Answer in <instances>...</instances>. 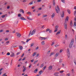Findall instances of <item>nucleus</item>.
I'll list each match as a JSON object with an SVG mask.
<instances>
[{"label":"nucleus","mask_w":76,"mask_h":76,"mask_svg":"<svg viewBox=\"0 0 76 76\" xmlns=\"http://www.w3.org/2000/svg\"><path fill=\"white\" fill-rule=\"evenodd\" d=\"M36 32V29H34V30H33L31 32V31H30V33L28 35V37H30L31 36V35H34V34H35Z\"/></svg>","instance_id":"nucleus-1"},{"label":"nucleus","mask_w":76,"mask_h":76,"mask_svg":"<svg viewBox=\"0 0 76 76\" xmlns=\"http://www.w3.org/2000/svg\"><path fill=\"white\" fill-rule=\"evenodd\" d=\"M74 42V39H72L71 41L70 44H69V48H71L72 47V46H73V42Z\"/></svg>","instance_id":"nucleus-2"},{"label":"nucleus","mask_w":76,"mask_h":76,"mask_svg":"<svg viewBox=\"0 0 76 76\" xmlns=\"http://www.w3.org/2000/svg\"><path fill=\"white\" fill-rule=\"evenodd\" d=\"M55 9L57 13H60V8L58 5L57 6V7L55 8Z\"/></svg>","instance_id":"nucleus-3"},{"label":"nucleus","mask_w":76,"mask_h":76,"mask_svg":"<svg viewBox=\"0 0 76 76\" xmlns=\"http://www.w3.org/2000/svg\"><path fill=\"white\" fill-rule=\"evenodd\" d=\"M66 52L67 53V56L68 58H69L70 57V51H69V49L68 48L67 49Z\"/></svg>","instance_id":"nucleus-4"},{"label":"nucleus","mask_w":76,"mask_h":76,"mask_svg":"<svg viewBox=\"0 0 76 76\" xmlns=\"http://www.w3.org/2000/svg\"><path fill=\"white\" fill-rule=\"evenodd\" d=\"M53 69V66L51 65L48 67V70H51Z\"/></svg>","instance_id":"nucleus-5"},{"label":"nucleus","mask_w":76,"mask_h":76,"mask_svg":"<svg viewBox=\"0 0 76 76\" xmlns=\"http://www.w3.org/2000/svg\"><path fill=\"white\" fill-rule=\"evenodd\" d=\"M16 35L17 36L18 38H20V36H21L20 34L19 33H16Z\"/></svg>","instance_id":"nucleus-6"},{"label":"nucleus","mask_w":76,"mask_h":76,"mask_svg":"<svg viewBox=\"0 0 76 76\" xmlns=\"http://www.w3.org/2000/svg\"><path fill=\"white\" fill-rule=\"evenodd\" d=\"M64 26L66 29H67V23L65 22L64 23Z\"/></svg>","instance_id":"nucleus-7"},{"label":"nucleus","mask_w":76,"mask_h":76,"mask_svg":"<svg viewBox=\"0 0 76 76\" xmlns=\"http://www.w3.org/2000/svg\"><path fill=\"white\" fill-rule=\"evenodd\" d=\"M56 15V13L55 12L53 13L52 15H51V18H54V17Z\"/></svg>","instance_id":"nucleus-8"},{"label":"nucleus","mask_w":76,"mask_h":76,"mask_svg":"<svg viewBox=\"0 0 76 76\" xmlns=\"http://www.w3.org/2000/svg\"><path fill=\"white\" fill-rule=\"evenodd\" d=\"M19 12H20V13H21V12H22V13H23H23H24V11L22 9H20L19 10Z\"/></svg>","instance_id":"nucleus-9"},{"label":"nucleus","mask_w":76,"mask_h":76,"mask_svg":"<svg viewBox=\"0 0 76 76\" xmlns=\"http://www.w3.org/2000/svg\"><path fill=\"white\" fill-rule=\"evenodd\" d=\"M47 38L45 37H40V40H45Z\"/></svg>","instance_id":"nucleus-10"},{"label":"nucleus","mask_w":76,"mask_h":76,"mask_svg":"<svg viewBox=\"0 0 76 76\" xmlns=\"http://www.w3.org/2000/svg\"><path fill=\"white\" fill-rule=\"evenodd\" d=\"M69 19V17L68 16H67L66 18V19L65 20V22H67V21H68V20Z\"/></svg>","instance_id":"nucleus-11"},{"label":"nucleus","mask_w":76,"mask_h":76,"mask_svg":"<svg viewBox=\"0 0 76 76\" xmlns=\"http://www.w3.org/2000/svg\"><path fill=\"white\" fill-rule=\"evenodd\" d=\"M64 12L63 11L62 12V14L61 15V16L62 18H63L64 17Z\"/></svg>","instance_id":"nucleus-12"},{"label":"nucleus","mask_w":76,"mask_h":76,"mask_svg":"<svg viewBox=\"0 0 76 76\" xmlns=\"http://www.w3.org/2000/svg\"><path fill=\"white\" fill-rule=\"evenodd\" d=\"M43 73V72L42 71V70H40V71L39 72V75H41L42 73Z\"/></svg>","instance_id":"nucleus-13"},{"label":"nucleus","mask_w":76,"mask_h":76,"mask_svg":"<svg viewBox=\"0 0 76 76\" xmlns=\"http://www.w3.org/2000/svg\"><path fill=\"white\" fill-rule=\"evenodd\" d=\"M74 27L75 29H76V22H74Z\"/></svg>","instance_id":"nucleus-14"},{"label":"nucleus","mask_w":76,"mask_h":76,"mask_svg":"<svg viewBox=\"0 0 76 76\" xmlns=\"http://www.w3.org/2000/svg\"><path fill=\"white\" fill-rule=\"evenodd\" d=\"M61 32V30H60L59 31L57 32V33L56 34V35H58V34H60Z\"/></svg>","instance_id":"nucleus-15"},{"label":"nucleus","mask_w":76,"mask_h":76,"mask_svg":"<svg viewBox=\"0 0 76 76\" xmlns=\"http://www.w3.org/2000/svg\"><path fill=\"white\" fill-rule=\"evenodd\" d=\"M59 55V53H57L55 55V57H58Z\"/></svg>","instance_id":"nucleus-16"},{"label":"nucleus","mask_w":76,"mask_h":76,"mask_svg":"<svg viewBox=\"0 0 76 76\" xmlns=\"http://www.w3.org/2000/svg\"><path fill=\"white\" fill-rule=\"evenodd\" d=\"M38 69H35V70L34 71V73H37V72H38Z\"/></svg>","instance_id":"nucleus-17"},{"label":"nucleus","mask_w":76,"mask_h":76,"mask_svg":"<svg viewBox=\"0 0 76 76\" xmlns=\"http://www.w3.org/2000/svg\"><path fill=\"white\" fill-rule=\"evenodd\" d=\"M19 48L20 50H21L23 48V47L22 46L20 45L19 46Z\"/></svg>","instance_id":"nucleus-18"},{"label":"nucleus","mask_w":76,"mask_h":76,"mask_svg":"<svg viewBox=\"0 0 76 76\" xmlns=\"http://www.w3.org/2000/svg\"><path fill=\"white\" fill-rule=\"evenodd\" d=\"M27 14H28L29 15H32V13H31V12H28L26 13Z\"/></svg>","instance_id":"nucleus-19"},{"label":"nucleus","mask_w":76,"mask_h":76,"mask_svg":"<svg viewBox=\"0 0 76 76\" xmlns=\"http://www.w3.org/2000/svg\"><path fill=\"white\" fill-rule=\"evenodd\" d=\"M20 19H21L22 20H26V19H25L24 18H23V17H21Z\"/></svg>","instance_id":"nucleus-20"},{"label":"nucleus","mask_w":76,"mask_h":76,"mask_svg":"<svg viewBox=\"0 0 76 76\" xmlns=\"http://www.w3.org/2000/svg\"><path fill=\"white\" fill-rule=\"evenodd\" d=\"M55 54V53H54V52H52V53H50V57H51V56L53 55H54Z\"/></svg>","instance_id":"nucleus-21"},{"label":"nucleus","mask_w":76,"mask_h":76,"mask_svg":"<svg viewBox=\"0 0 76 76\" xmlns=\"http://www.w3.org/2000/svg\"><path fill=\"white\" fill-rule=\"evenodd\" d=\"M27 18L28 20H32L33 19L32 18H31L29 17H27Z\"/></svg>","instance_id":"nucleus-22"},{"label":"nucleus","mask_w":76,"mask_h":76,"mask_svg":"<svg viewBox=\"0 0 76 76\" xmlns=\"http://www.w3.org/2000/svg\"><path fill=\"white\" fill-rule=\"evenodd\" d=\"M14 56H15V53H12L10 55L11 57H14Z\"/></svg>","instance_id":"nucleus-23"},{"label":"nucleus","mask_w":76,"mask_h":76,"mask_svg":"<svg viewBox=\"0 0 76 76\" xmlns=\"http://www.w3.org/2000/svg\"><path fill=\"white\" fill-rule=\"evenodd\" d=\"M37 52H35L32 55L33 56H35V55L37 54Z\"/></svg>","instance_id":"nucleus-24"},{"label":"nucleus","mask_w":76,"mask_h":76,"mask_svg":"<svg viewBox=\"0 0 76 76\" xmlns=\"http://www.w3.org/2000/svg\"><path fill=\"white\" fill-rule=\"evenodd\" d=\"M53 6H55V4H56V2L55 1V0H53Z\"/></svg>","instance_id":"nucleus-25"},{"label":"nucleus","mask_w":76,"mask_h":76,"mask_svg":"<svg viewBox=\"0 0 76 76\" xmlns=\"http://www.w3.org/2000/svg\"><path fill=\"white\" fill-rule=\"evenodd\" d=\"M64 72V71L63 70L62 71H60L59 73H63Z\"/></svg>","instance_id":"nucleus-26"},{"label":"nucleus","mask_w":76,"mask_h":76,"mask_svg":"<svg viewBox=\"0 0 76 76\" xmlns=\"http://www.w3.org/2000/svg\"><path fill=\"white\" fill-rule=\"evenodd\" d=\"M21 43L22 44H25L26 43L25 42L23 41L21 42Z\"/></svg>","instance_id":"nucleus-27"},{"label":"nucleus","mask_w":76,"mask_h":76,"mask_svg":"<svg viewBox=\"0 0 76 76\" xmlns=\"http://www.w3.org/2000/svg\"><path fill=\"white\" fill-rule=\"evenodd\" d=\"M43 66H44V64H42L40 66V67L42 68V67Z\"/></svg>","instance_id":"nucleus-28"},{"label":"nucleus","mask_w":76,"mask_h":76,"mask_svg":"<svg viewBox=\"0 0 76 76\" xmlns=\"http://www.w3.org/2000/svg\"><path fill=\"white\" fill-rule=\"evenodd\" d=\"M48 15H43L42 18H45V17H47V16Z\"/></svg>","instance_id":"nucleus-29"},{"label":"nucleus","mask_w":76,"mask_h":76,"mask_svg":"<svg viewBox=\"0 0 76 76\" xmlns=\"http://www.w3.org/2000/svg\"><path fill=\"white\" fill-rule=\"evenodd\" d=\"M26 70V68H24L23 69V72H24L25 71V70Z\"/></svg>","instance_id":"nucleus-30"},{"label":"nucleus","mask_w":76,"mask_h":76,"mask_svg":"<svg viewBox=\"0 0 76 76\" xmlns=\"http://www.w3.org/2000/svg\"><path fill=\"white\" fill-rule=\"evenodd\" d=\"M67 11L69 14H70V10H68Z\"/></svg>","instance_id":"nucleus-31"},{"label":"nucleus","mask_w":76,"mask_h":76,"mask_svg":"<svg viewBox=\"0 0 76 76\" xmlns=\"http://www.w3.org/2000/svg\"><path fill=\"white\" fill-rule=\"evenodd\" d=\"M33 4V1H31L30 3H29L28 4L31 5V4Z\"/></svg>","instance_id":"nucleus-32"},{"label":"nucleus","mask_w":76,"mask_h":76,"mask_svg":"<svg viewBox=\"0 0 76 76\" xmlns=\"http://www.w3.org/2000/svg\"><path fill=\"white\" fill-rule=\"evenodd\" d=\"M58 26H56L55 27V29H58Z\"/></svg>","instance_id":"nucleus-33"},{"label":"nucleus","mask_w":76,"mask_h":76,"mask_svg":"<svg viewBox=\"0 0 76 76\" xmlns=\"http://www.w3.org/2000/svg\"><path fill=\"white\" fill-rule=\"evenodd\" d=\"M34 43H33L31 45V47H32V46H34Z\"/></svg>","instance_id":"nucleus-34"},{"label":"nucleus","mask_w":76,"mask_h":76,"mask_svg":"<svg viewBox=\"0 0 76 76\" xmlns=\"http://www.w3.org/2000/svg\"><path fill=\"white\" fill-rule=\"evenodd\" d=\"M38 60H37L36 61H35L34 62V64H35L36 63H37V62H38Z\"/></svg>","instance_id":"nucleus-35"},{"label":"nucleus","mask_w":76,"mask_h":76,"mask_svg":"<svg viewBox=\"0 0 76 76\" xmlns=\"http://www.w3.org/2000/svg\"><path fill=\"white\" fill-rule=\"evenodd\" d=\"M72 73L73 74L74 73V69H72L71 70Z\"/></svg>","instance_id":"nucleus-36"},{"label":"nucleus","mask_w":76,"mask_h":76,"mask_svg":"<svg viewBox=\"0 0 76 76\" xmlns=\"http://www.w3.org/2000/svg\"><path fill=\"white\" fill-rule=\"evenodd\" d=\"M39 56V53H37L36 55V57H38V56Z\"/></svg>","instance_id":"nucleus-37"},{"label":"nucleus","mask_w":76,"mask_h":76,"mask_svg":"<svg viewBox=\"0 0 76 76\" xmlns=\"http://www.w3.org/2000/svg\"><path fill=\"white\" fill-rule=\"evenodd\" d=\"M44 44H45L44 41H43L42 42H41L42 45H44Z\"/></svg>","instance_id":"nucleus-38"},{"label":"nucleus","mask_w":76,"mask_h":76,"mask_svg":"<svg viewBox=\"0 0 76 76\" xmlns=\"http://www.w3.org/2000/svg\"><path fill=\"white\" fill-rule=\"evenodd\" d=\"M31 39H27V40L26 41V42H28L29 41H30V40H31Z\"/></svg>","instance_id":"nucleus-39"},{"label":"nucleus","mask_w":76,"mask_h":76,"mask_svg":"<svg viewBox=\"0 0 76 76\" xmlns=\"http://www.w3.org/2000/svg\"><path fill=\"white\" fill-rule=\"evenodd\" d=\"M38 48H39V47L37 46L35 48V50H38Z\"/></svg>","instance_id":"nucleus-40"},{"label":"nucleus","mask_w":76,"mask_h":76,"mask_svg":"<svg viewBox=\"0 0 76 76\" xmlns=\"http://www.w3.org/2000/svg\"><path fill=\"white\" fill-rule=\"evenodd\" d=\"M60 46V45H58V44H57V45H55V47H58L59 46Z\"/></svg>","instance_id":"nucleus-41"},{"label":"nucleus","mask_w":76,"mask_h":76,"mask_svg":"<svg viewBox=\"0 0 76 76\" xmlns=\"http://www.w3.org/2000/svg\"><path fill=\"white\" fill-rule=\"evenodd\" d=\"M65 39H67V34H66L65 35Z\"/></svg>","instance_id":"nucleus-42"},{"label":"nucleus","mask_w":76,"mask_h":76,"mask_svg":"<svg viewBox=\"0 0 76 76\" xmlns=\"http://www.w3.org/2000/svg\"><path fill=\"white\" fill-rule=\"evenodd\" d=\"M5 16H6V15H3L1 16V18H5Z\"/></svg>","instance_id":"nucleus-43"},{"label":"nucleus","mask_w":76,"mask_h":76,"mask_svg":"<svg viewBox=\"0 0 76 76\" xmlns=\"http://www.w3.org/2000/svg\"><path fill=\"white\" fill-rule=\"evenodd\" d=\"M46 68V66H45L42 69V70H45V69Z\"/></svg>","instance_id":"nucleus-44"},{"label":"nucleus","mask_w":76,"mask_h":76,"mask_svg":"<svg viewBox=\"0 0 76 76\" xmlns=\"http://www.w3.org/2000/svg\"><path fill=\"white\" fill-rule=\"evenodd\" d=\"M10 53L9 52H8V53H7V56H10Z\"/></svg>","instance_id":"nucleus-45"},{"label":"nucleus","mask_w":76,"mask_h":76,"mask_svg":"<svg viewBox=\"0 0 76 76\" xmlns=\"http://www.w3.org/2000/svg\"><path fill=\"white\" fill-rule=\"evenodd\" d=\"M18 17H21V14H18Z\"/></svg>","instance_id":"nucleus-46"},{"label":"nucleus","mask_w":76,"mask_h":76,"mask_svg":"<svg viewBox=\"0 0 76 76\" xmlns=\"http://www.w3.org/2000/svg\"><path fill=\"white\" fill-rule=\"evenodd\" d=\"M61 1L62 3H65L64 0H61Z\"/></svg>","instance_id":"nucleus-47"},{"label":"nucleus","mask_w":76,"mask_h":76,"mask_svg":"<svg viewBox=\"0 0 76 76\" xmlns=\"http://www.w3.org/2000/svg\"><path fill=\"white\" fill-rule=\"evenodd\" d=\"M50 29L49 28H47L46 29V32H48V31H49Z\"/></svg>","instance_id":"nucleus-48"},{"label":"nucleus","mask_w":76,"mask_h":76,"mask_svg":"<svg viewBox=\"0 0 76 76\" xmlns=\"http://www.w3.org/2000/svg\"><path fill=\"white\" fill-rule=\"evenodd\" d=\"M49 33H52V30H49Z\"/></svg>","instance_id":"nucleus-49"},{"label":"nucleus","mask_w":76,"mask_h":76,"mask_svg":"<svg viewBox=\"0 0 76 76\" xmlns=\"http://www.w3.org/2000/svg\"><path fill=\"white\" fill-rule=\"evenodd\" d=\"M63 51V49H61L59 51L60 53H61V52Z\"/></svg>","instance_id":"nucleus-50"},{"label":"nucleus","mask_w":76,"mask_h":76,"mask_svg":"<svg viewBox=\"0 0 76 76\" xmlns=\"http://www.w3.org/2000/svg\"><path fill=\"white\" fill-rule=\"evenodd\" d=\"M54 44H55V43L54 42H53L51 44V45L52 46L53 45H54Z\"/></svg>","instance_id":"nucleus-51"},{"label":"nucleus","mask_w":76,"mask_h":76,"mask_svg":"<svg viewBox=\"0 0 76 76\" xmlns=\"http://www.w3.org/2000/svg\"><path fill=\"white\" fill-rule=\"evenodd\" d=\"M72 21H71L70 23V26H72Z\"/></svg>","instance_id":"nucleus-52"},{"label":"nucleus","mask_w":76,"mask_h":76,"mask_svg":"<svg viewBox=\"0 0 76 76\" xmlns=\"http://www.w3.org/2000/svg\"><path fill=\"white\" fill-rule=\"evenodd\" d=\"M31 66H32V64H30V65L29 66V68H31Z\"/></svg>","instance_id":"nucleus-53"},{"label":"nucleus","mask_w":76,"mask_h":76,"mask_svg":"<svg viewBox=\"0 0 76 76\" xmlns=\"http://www.w3.org/2000/svg\"><path fill=\"white\" fill-rule=\"evenodd\" d=\"M34 59H33L32 60H31V61L32 63V62H34Z\"/></svg>","instance_id":"nucleus-54"},{"label":"nucleus","mask_w":76,"mask_h":76,"mask_svg":"<svg viewBox=\"0 0 76 76\" xmlns=\"http://www.w3.org/2000/svg\"><path fill=\"white\" fill-rule=\"evenodd\" d=\"M66 76H70V73H68L66 75Z\"/></svg>","instance_id":"nucleus-55"},{"label":"nucleus","mask_w":76,"mask_h":76,"mask_svg":"<svg viewBox=\"0 0 76 76\" xmlns=\"http://www.w3.org/2000/svg\"><path fill=\"white\" fill-rule=\"evenodd\" d=\"M58 31V29H55V30L54 31V32H57Z\"/></svg>","instance_id":"nucleus-56"},{"label":"nucleus","mask_w":76,"mask_h":76,"mask_svg":"<svg viewBox=\"0 0 76 76\" xmlns=\"http://www.w3.org/2000/svg\"><path fill=\"white\" fill-rule=\"evenodd\" d=\"M41 1V0H37V2H40Z\"/></svg>","instance_id":"nucleus-57"},{"label":"nucleus","mask_w":76,"mask_h":76,"mask_svg":"<svg viewBox=\"0 0 76 76\" xmlns=\"http://www.w3.org/2000/svg\"><path fill=\"white\" fill-rule=\"evenodd\" d=\"M19 54H20V52H18L16 54V55H19Z\"/></svg>","instance_id":"nucleus-58"},{"label":"nucleus","mask_w":76,"mask_h":76,"mask_svg":"<svg viewBox=\"0 0 76 76\" xmlns=\"http://www.w3.org/2000/svg\"><path fill=\"white\" fill-rule=\"evenodd\" d=\"M25 58H26V57H24L23 58L22 60L23 61V60H25Z\"/></svg>","instance_id":"nucleus-59"},{"label":"nucleus","mask_w":76,"mask_h":76,"mask_svg":"<svg viewBox=\"0 0 76 76\" xmlns=\"http://www.w3.org/2000/svg\"><path fill=\"white\" fill-rule=\"evenodd\" d=\"M6 75V73H5L4 75H2V76H5Z\"/></svg>","instance_id":"nucleus-60"},{"label":"nucleus","mask_w":76,"mask_h":76,"mask_svg":"<svg viewBox=\"0 0 76 76\" xmlns=\"http://www.w3.org/2000/svg\"><path fill=\"white\" fill-rule=\"evenodd\" d=\"M50 50H49V51H48V53H47V54H49V53H50Z\"/></svg>","instance_id":"nucleus-61"},{"label":"nucleus","mask_w":76,"mask_h":76,"mask_svg":"<svg viewBox=\"0 0 76 76\" xmlns=\"http://www.w3.org/2000/svg\"><path fill=\"white\" fill-rule=\"evenodd\" d=\"M31 9H35V7H34V6L33 7L31 8Z\"/></svg>","instance_id":"nucleus-62"},{"label":"nucleus","mask_w":76,"mask_h":76,"mask_svg":"<svg viewBox=\"0 0 76 76\" xmlns=\"http://www.w3.org/2000/svg\"><path fill=\"white\" fill-rule=\"evenodd\" d=\"M74 20H75V21H76V17H75V18H74Z\"/></svg>","instance_id":"nucleus-63"},{"label":"nucleus","mask_w":76,"mask_h":76,"mask_svg":"<svg viewBox=\"0 0 76 76\" xmlns=\"http://www.w3.org/2000/svg\"><path fill=\"white\" fill-rule=\"evenodd\" d=\"M74 9L75 10H76V6L74 7Z\"/></svg>","instance_id":"nucleus-64"}]
</instances>
